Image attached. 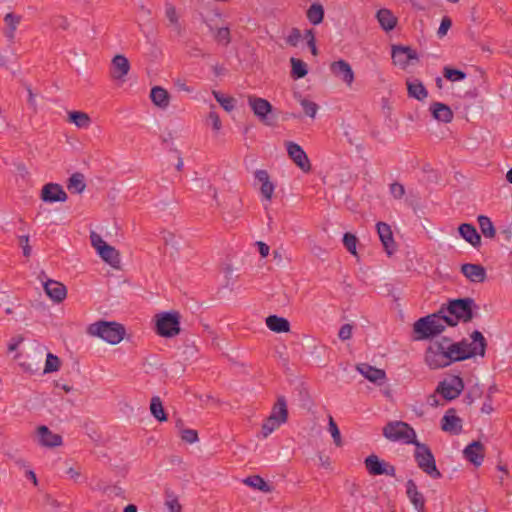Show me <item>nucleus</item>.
Returning a JSON list of instances; mask_svg holds the SVG:
<instances>
[{
	"label": "nucleus",
	"mask_w": 512,
	"mask_h": 512,
	"mask_svg": "<svg viewBox=\"0 0 512 512\" xmlns=\"http://www.w3.org/2000/svg\"><path fill=\"white\" fill-rule=\"evenodd\" d=\"M447 326L453 323L446 318L444 307L438 313H433L418 319L413 325L415 340H425L438 336Z\"/></svg>",
	"instance_id": "f257e3e1"
},
{
	"label": "nucleus",
	"mask_w": 512,
	"mask_h": 512,
	"mask_svg": "<svg viewBox=\"0 0 512 512\" xmlns=\"http://www.w3.org/2000/svg\"><path fill=\"white\" fill-rule=\"evenodd\" d=\"M487 342L483 334L475 330L470 335V341L463 339L460 342L451 343L452 352L456 361H462L475 356L485 355Z\"/></svg>",
	"instance_id": "f03ea898"
},
{
	"label": "nucleus",
	"mask_w": 512,
	"mask_h": 512,
	"mask_svg": "<svg viewBox=\"0 0 512 512\" xmlns=\"http://www.w3.org/2000/svg\"><path fill=\"white\" fill-rule=\"evenodd\" d=\"M457 362L448 339L430 343L425 352V363L430 369H440Z\"/></svg>",
	"instance_id": "7ed1b4c3"
},
{
	"label": "nucleus",
	"mask_w": 512,
	"mask_h": 512,
	"mask_svg": "<svg viewBox=\"0 0 512 512\" xmlns=\"http://www.w3.org/2000/svg\"><path fill=\"white\" fill-rule=\"evenodd\" d=\"M87 334L98 337L111 345H116L124 339L126 329L121 323L100 320L87 327Z\"/></svg>",
	"instance_id": "20e7f679"
},
{
	"label": "nucleus",
	"mask_w": 512,
	"mask_h": 512,
	"mask_svg": "<svg viewBox=\"0 0 512 512\" xmlns=\"http://www.w3.org/2000/svg\"><path fill=\"white\" fill-rule=\"evenodd\" d=\"M474 299L460 298L449 301L445 310L446 318L456 326L458 322L467 323L474 318V310L477 309Z\"/></svg>",
	"instance_id": "39448f33"
},
{
	"label": "nucleus",
	"mask_w": 512,
	"mask_h": 512,
	"mask_svg": "<svg viewBox=\"0 0 512 512\" xmlns=\"http://www.w3.org/2000/svg\"><path fill=\"white\" fill-rule=\"evenodd\" d=\"M414 445V458L418 467L433 479L441 478L442 474L437 469L431 449L426 444L420 443L419 441H416Z\"/></svg>",
	"instance_id": "423d86ee"
},
{
	"label": "nucleus",
	"mask_w": 512,
	"mask_h": 512,
	"mask_svg": "<svg viewBox=\"0 0 512 512\" xmlns=\"http://www.w3.org/2000/svg\"><path fill=\"white\" fill-rule=\"evenodd\" d=\"M156 332L161 337L172 338L180 333V315L178 312H162L155 316Z\"/></svg>",
	"instance_id": "0eeeda50"
},
{
	"label": "nucleus",
	"mask_w": 512,
	"mask_h": 512,
	"mask_svg": "<svg viewBox=\"0 0 512 512\" xmlns=\"http://www.w3.org/2000/svg\"><path fill=\"white\" fill-rule=\"evenodd\" d=\"M383 435L391 441H403L406 444H414L416 433L407 423L402 421L389 422L383 428Z\"/></svg>",
	"instance_id": "6e6552de"
},
{
	"label": "nucleus",
	"mask_w": 512,
	"mask_h": 512,
	"mask_svg": "<svg viewBox=\"0 0 512 512\" xmlns=\"http://www.w3.org/2000/svg\"><path fill=\"white\" fill-rule=\"evenodd\" d=\"M90 239L92 246L96 249L97 253L104 262L113 268H120L121 258L118 250L107 244L96 232L91 233Z\"/></svg>",
	"instance_id": "1a4fd4ad"
},
{
	"label": "nucleus",
	"mask_w": 512,
	"mask_h": 512,
	"mask_svg": "<svg viewBox=\"0 0 512 512\" xmlns=\"http://www.w3.org/2000/svg\"><path fill=\"white\" fill-rule=\"evenodd\" d=\"M464 389V382L459 376H451L440 381L435 392L440 394L445 400L456 399Z\"/></svg>",
	"instance_id": "9d476101"
},
{
	"label": "nucleus",
	"mask_w": 512,
	"mask_h": 512,
	"mask_svg": "<svg viewBox=\"0 0 512 512\" xmlns=\"http://www.w3.org/2000/svg\"><path fill=\"white\" fill-rule=\"evenodd\" d=\"M248 105L253 111L254 115L265 125H272L268 115L272 112V105L264 98L257 97L255 95H249L247 97Z\"/></svg>",
	"instance_id": "9b49d317"
},
{
	"label": "nucleus",
	"mask_w": 512,
	"mask_h": 512,
	"mask_svg": "<svg viewBox=\"0 0 512 512\" xmlns=\"http://www.w3.org/2000/svg\"><path fill=\"white\" fill-rule=\"evenodd\" d=\"M35 439L38 445L45 448L59 447L63 443L62 436L52 432L45 425H40L36 428Z\"/></svg>",
	"instance_id": "f8f14e48"
},
{
	"label": "nucleus",
	"mask_w": 512,
	"mask_h": 512,
	"mask_svg": "<svg viewBox=\"0 0 512 512\" xmlns=\"http://www.w3.org/2000/svg\"><path fill=\"white\" fill-rule=\"evenodd\" d=\"M365 467L370 475H388L394 477L396 475V468L379 459L377 455H369L365 461Z\"/></svg>",
	"instance_id": "ddd939ff"
},
{
	"label": "nucleus",
	"mask_w": 512,
	"mask_h": 512,
	"mask_svg": "<svg viewBox=\"0 0 512 512\" xmlns=\"http://www.w3.org/2000/svg\"><path fill=\"white\" fill-rule=\"evenodd\" d=\"M285 145L287 148L288 156L295 163V165L299 167L303 172H309L311 170V163L302 147L292 141L286 142Z\"/></svg>",
	"instance_id": "4468645a"
},
{
	"label": "nucleus",
	"mask_w": 512,
	"mask_h": 512,
	"mask_svg": "<svg viewBox=\"0 0 512 512\" xmlns=\"http://www.w3.org/2000/svg\"><path fill=\"white\" fill-rule=\"evenodd\" d=\"M392 59L395 65L406 69L413 60H418V55L411 47L398 45L392 47Z\"/></svg>",
	"instance_id": "2eb2a0df"
},
{
	"label": "nucleus",
	"mask_w": 512,
	"mask_h": 512,
	"mask_svg": "<svg viewBox=\"0 0 512 512\" xmlns=\"http://www.w3.org/2000/svg\"><path fill=\"white\" fill-rule=\"evenodd\" d=\"M130 71V62L122 54H117L112 58L110 67V77L112 80L124 82Z\"/></svg>",
	"instance_id": "dca6fc26"
},
{
	"label": "nucleus",
	"mask_w": 512,
	"mask_h": 512,
	"mask_svg": "<svg viewBox=\"0 0 512 512\" xmlns=\"http://www.w3.org/2000/svg\"><path fill=\"white\" fill-rule=\"evenodd\" d=\"M67 198V193L60 184L47 183L41 189L40 199L45 203L65 202Z\"/></svg>",
	"instance_id": "f3484780"
},
{
	"label": "nucleus",
	"mask_w": 512,
	"mask_h": 512,
	"mask_svg": "<svg viewBox=\"0 0 512 512\" xmlns=\"http://www.w3.org/2000/svg\"><path fill=\"white\" fill-rule=\"evenodd\" d=\"M330 70L336 78L344 82L348 87L352 86L355 75L351 65L347 61L341 59L332 62Z\"/></svg>",
	"instance_id": "a211bd4d"
},
{
	"label": "nucleus",
	"mask_w": 512,
	"mask_h": 512,
	"mask_svg": "<svg viewBox=\"0 0 512 512\" xmlns=\"http://www.w3.org/2000/svg\"><path fill=\"white\" fill-rule=\"evenodd\" d=\"M441 429L451 435H459L463 429V420L457 416L456 410L450 408L441 420Z\"/></svg>",
	"instance_id": "6ab92c4d"
},
{
	"label": "nucleus",
	"mask_w": 512,
	"mask_h": 512,
	"mask_svg": "<svg viewBox=\"0 0 512 512\" xmlns=\"http://www.w3.org/2000/svg\"><path fill=\"white\" fill-rule=\"evenodd\" d=\"M356 369L367 380L377 385H382L387 379L386 372L383 369L376 368L367 363L358 364Z\"/></svg>",
	"instance_id": "aec40b11"
},
{
	"label": "nucleus",
	"mask_w": 512,
	"mask_h": 512,
	"mask_svg": "<svg viewBox=\"0 0 512 512\" xmlns=\"http://www.w3.org/2000/svg\"><path fill=\"white\" fill-rule=\"evenodd\" d=\"M376 228L385 251L388 255H392L396 246L391 227L387 223L378 222Z\"/></svg>",
	"instance_id": "412c9836"
},
{
	"label": "nucleus",
	"mask_w": 512,
	"mask_h": 512,
	"mask_svg": "<svg viewBox=\"0 0 512 512\" xmlns=\"http://www.w3.org/2000/svg\"><path fill=\"white\" fill-rule=\"evenodd\" d=\"M463 453L468 461L478 467L484 460V445L480 441H473L464 449Z\"/></svg>",
	"instance_id": "4be33fe9"
},
{
	"label": "nucleus",
	"mask_w": 512,
	"mask_h": 512,
	"mask_svg": "<svg viewBox=\"0 0 512 512\" xmlns=\"http://www.w3.org/2000/svg\"><path fill=\"white\" fill-rule=\"evenodd\" d=\"M255 179L261 184V195L267 200L271 201L275 190V185L270 180V176L266 170H256L254 173Z\"/></svg>",
	"instance_id": "5701e85b"
},
{
	"label": "nucleus",
	"mask_w": 512,
	"mask_h": 512,
	"mask_svg": "<svg viewBox=\"0 0 512 512\" xmlns=\"http://www.w3.org/2000/svg\"><path fill=\"white\" fill-rule=\"evenodd\" d=\"M461 272L463 275L475 283H482L486 280V270L480 264L466 263L461 266Z\"/></svg>",
	"instance_id": "b1692460"
},
{
	"label": "nucleus",
	"mask_w": 512,
	"mask_h": 512,
	"mask_svg": "<svg viewBox=\"0 0 512 512\" xmlns=\"http://www.w3.org/2000/svg\"><path fill=\"white\" fill-rule=\"evenodd\" d=\"M406 489L407 496L417 512H425V498L412 479L406 482Z\"/></svg>",
	"instance_id": "393cba45"
},
{
	"label": "nucleus",
	"mask_w": 512,
	"mask_h": 512,
	"mask_svg": "<svg viewBox=\"0 0 512 512\" xmlns=\"http://www.w3.org/2000/svg\"><path fill=\"white\" fill-rule=\"evenodd\" d=\"M44 290L46 294L57 303L62 302L67 295L66 287L55 280H48L44 283Z\"/></svg>",
	"instance_id": "a878e982"
},
{
	"label": "nucleus",
	"mask_w": 512,
	"mask_h": 512,
	"mask_svg": "<svg viewBox=\"0 0 512 512\" xmlns=\"http://www.w3.org/2000/svg\"><path fill=\"white\" fill-rule=\"evenodd\" d=\"M460 236L474 248L481 246V236L476 228L469 223H463L458 227Z\"/></svg>",
	"instance_id": "bb28decb"
},
{
	"label": "nucleus",
	"mask_w": 512,
	"mask_h": 512,
	"mask_svg": "<svg viewBox=\"0 0 512 512\" xmlns=\"http://www.w3.org/2000/svg\"><path fill=\"white\" fill-rule=\"evenodd\" d=\"M150 99L156 107L162 110H166L170 105L169 92L160 86H155L151 89Z\"/></svg>",
	"instance_id": "cd10ccee"
},
{
	"label": "nucleus",
	"mask_w": 512,
	"mask_h": 512,
	"mask_svg": "<svg viewBox=\"0 0 512 512\" xmlns=\"http://www.w3.org/2000/svg\"><path fill=\"white\" fill-rule=\"evenodd\" d=\"M430 111L433 118L437 121L450 123L453 120V112L451 108L446 104L435 102L431 104Z\"/></svg>",
	"instance_id": "c85d7f7f"
},
{
	"label": "nucleus",
	"mask_w": 512,
	"mask_h": 512,
	"mask_svg": "<svg viewBox=\"0 0 512 512\" xmlns=\"http://www.w3.org/2000/svg\"><path fill=\"white\" fill-rule=\"evenodd\" d=\"M266 326L275 333H288L291 326L289 321L277 315H270L265 320Z\"/></svg>",
	"instance_id": "c756f323"
},
{
	"label": "nucleus",
	"mask_w": 512,
	"mask_h": 512,
	"mask_svg": "<svg viewBox=\"0 0 512 512\" xmlns=\"http://www.w3.org/2000/svg\"><path fill=\"white\" fill-rule=\"evenodd\" d=\"M21 21V16L16 15L12 12L7 13L4 17V22L7 28L4 30V35L8 39L9 42L13 43L15 39V32L17 27Z\"/></svg>",
	"instance_id": "7c9ffc66"
},
{
	"label": "nucleus",
	"mask_w": 512,
	"mask_h": 512,
	"mask_svg": "<svg viewBox=\"0 0 512 512\" xmlns=\"http://www.w3.org/2000/svg\"><path fill=\"white\" fill-rule=\"evenodd\" d=\"M380 26L385 31H391L397 25V18L388 9H380L376 14Z\"/></svg>",
	"instance_id": "2f4dec72"
},
{
	"label": "nucleus",
	"mask_w": 512,
	"mask_h": 512,
	"mask_svg": "<svg viewBox=\"0 0 512 512\" xmlns=\"http://www.w3.org/2000/svg\"><path fill=\"white\" fill-rule=\"evenodd\" d=\"M68 121L80 129H87L92 123L90 116L83 111H70Z\"/></svg>",
	"instance_id": "473e14b6"
},
{
	"label": "nucleus",
	"mask_w": 512,
	"mask_h": 512,
	"mask_svg": "<svg viewBox=\"0 0 512 512\" xmlns=\"http://www.w3.org/2000/svg\"><path fill=\"white\" fill-rule=\"evenodd\" d=\"M270 417H274L277 420L287 422L288 419V409L287 402L284 396H279L277 401L272 407V411L269 415Z\"/></svg>",
	"instance_id": "72a5a7b5"
},
{
	"label": "nucleus",
	"mask_w": 512,
	"mask_h": 512,
	"mask_svg": "<svg viewBox=\"0 0 512 512\" xmlns=\"http://www.w3.org/2000/svg\"><path fill=\"white\" fill-rule=\"evenodd\" d=\"M407 90L408 95L412 98H415L419 101H423L427 98L428 92L423 85V83L419 80L408 81L407 82Z\"/></svg>",
	"instance_id": "f704fd0d"
},
{
	"label": "nucleus",
	"mask_w": 512,
	"mask_h": 512,
	"mask_svg": "<svg viewBox=\"0 0 512 512\" xmlns=\"http://www.w3.org/2000/svg\"><path fill=\"white\" fill-rule=\"evenodd\" d=\"M67 188L73 193L81 194L86 188L84 175L79 172L73 173L68 179Z\"/></svg>",
	"instance_id": "c9c22d12"
},
{
	"label": "nucleus",
	"mask_w": 512,
	"mask_h": 512,
	"mask_svg": "<svg viewBox=\"0 0 512 512\" xmlns=\"http://www.w3.org/2000/svg\"><path fill=\"white\" fill-rule=\"evenodd\" d=\"M479 228L484 237L492 239L496 235V229L491 219L485 215H479L477 218Z\"/></svg>",
	"instance_id": "e433bc0d"
},
{
	"label": "nucleus",
	"mask_w": 512,
	"mask_h": 512,
	"mask_svg": "<svg viewBox=\"0 0 512 512\" xmlns=\"http://www.w3.org/2000/svg\"><path fill=\"white\" fill-rule=\"evenodd\" d=\"M307 19L313 25H318L323 21L324 8L319 3H313L307 10Z\"/></svg>",
	"instance_id": "4c0bfd02"
},
{
	"label": "nucleus",
	"mask_w": 512,
	"mask_h": 512,
	"mask_svg": "<svg viewBox=\"0 0 512 512\" xmlns=\"http://www.w3.org/2000/svg\"><path fill=\"white\" fill-rule=\"evenodd\" d=\"M210 31L213 34L214 40L223 46H227L231 42V34L230 29L228 27H220V28H212L210 27Z\"/></svg>",
	"instance_id": "58836bf2"
},
{
	"label": "nucleus",
	"mask_w": 512,
	"mask_h": 512,
	"mask_svg": "<svg viewBox=\"0 0 512 512\" xmlns=\"http://www.w3.org/2000/svg\"><path fill=\"white\" fill-rule=\"evenodd\" d=\"M165 15L169 21V24L173 27L178 35H181L183 32L182 26L179 22V17L176 11V8L169 4L165 8Z\"/></svg>",
	"instance_id": "ea45409f"
},
{
	"label": "nucleus",
	"mask_w": 512,
	"mask_h": 512,
	"mask_svg": "<svg viewBox=\"0 0 512 512\" xmlns=\"http://www.w3.org/2000/svg\"><path fill=\"white\" fill-rule=\"evenodd\" d=\"M150 411L151 414L160 422H164L167 420L166 413L163 408V404L161 399L158 396H154L151 399L150 403Z\"/></svg>",
	"instance_id": "a19ab883"
},
{
	"label": "nucleus",
	"mask_w": 512,
	"mask_h": 512,
	"mask_svg": "<svg viewBox=\"0 0 512 512\" xmlns=\"http://www.w3.org/2000/svg\"><path fill=\"white\" fill-rule=\"evenodd\" d=\"M243 483L262 492L267 493L271 491V487L259 475L249 476L243 480Z\"/></svg>",
	"instance_id": "79ce46f5"
},
{
	"label": "nucleus",
	"mask_w": 512,
	"mask_h": 512,
	"mask_svg": "<svg viewBox=\"0 0 512 512\" xmlns=\"http://www.w3.org/2000/svg\"><path fill=\"white\" fill-rule=\"evenodd\" d=\"M290 62H291V67H292L291 74H292L293 78H296V79L303 78L307 75V73H308L307 65L304 61H302L298 58L292 57L290 59Z\"/></svg>",
	"instance_id": "37998d69"
},
{
	"label": "nucleus",
	"mask_w": 512,
	"mask_h": 512,
	"mask_svg": "<svg viewBox=\"0 0 512 512\" xmlns=\"http://www.w3.org/2000/svg\"><path fill=\"white\" fill-rule=\"evenodd\" d=\"M285 422L277 420L274 417H268L262 424L261 433L264 438H267L271 433L277 430Z\"/></svg>",
	"instance_id": "c03bdc74"
},
{
	"label": "nucleus",
	"mask_w": 512,
	"mask_h": 512,
	"mask_svg": "<svg viewBox=\"0 0 512 512\" xmlns=\"http://www.w3.org/2000/svg\"><path fill=\"white\" fill-rule=\"evenodd\" d=\"M60 366H61L60 359L56 355H54L52 353H48L46 356L44 373L47 374V373L56 372L60 369Z\"/></svg>",
	"instance_id": "a18cd8bd"
},
{
	"label": "nucleus",
	"mask_w": 512,
	"mask_h": 512,
	"mask_svg": "<svg viewBox=\"0 0 512 512\" xmlns=\"http://www.w3.org/2000/svg\"><path fill=\"white\" fill-rule=\"evenodd\" d=\"M299 103L307 116L315 118L319 110V106L315 102L299 96Z\"/></svg>",
	"instance_id": "49530a36"
},
{
	"label": "nucleus",
	"mask_w": 512,
	"mask_h": 512,
	"mask_svg": "<svg viewBox=\"0 0 512 512\" xmlns=\"http://www.w3.org/2000/svg\"><path fill=\"white\" fill-rule=\"evenodd\" d=\"M328 430L333 438L334 444L337 447H341L343 445V441L340 434V430L332 416H329L328 418Z\"/></svg>",
	"instance_id": "de8ad7c7"
},
{
	"label": "nucleus",
	"mask_w": 512,
	"mask_h": 512,
	"mask_svg": "<svg viewBox=\"0 0 512 512\" xmlns=\"http://www.w3.org/2000/svg\"><path fill=\"white\" fill-rule=\"evenodd\" d=\"M213 96L217 100V102L223 107V109L227 112H230L235 107V100L232 97H225L218 91L212 92Z\"/></svg>",
	"instance_id": "09e8293b"
},
{
	"label": "nucleus",
	"mask_w": 512,
	"mask_h": 512,
	"mask_svg": "<svg viewBox=\"0 0 512 512\" xmlns=\"http://www.w3.org/2000/svg\"><path fill=\"white\" fill-rule=\"evenodd\" d=\"M357 243L358 239L357 237L352 233H345L343 236V244L346 247V249L354 256L357 255Z\"/></svg>",
	"instance_id": "8fccbe9b"
},
{
	"label": "nucleus",
	"mask_w": 512,
	"mask_h": 512,
	"mask_svg": "<svg viewBox=\"0 0 512 512\" xmlns=\"http://www.w3.org/2000/svg\"><path fill=\"white\" fill-rule=\"evenodd\" d=\"M443 74L446 79L452 82L461 81L466 77L463 71L450 67H444Z\"/></svg>",
	"instance_id": "3c124183"
},
{
	"label": "nucleus",
	"mask_w": 512,
	"mask_h": 512,
	"mask_svg": "<svg viewBox=\"0 0 512 512\" xmlns=\"http://www.w3.org/2000/svg\"><path fill=\"white\" fill-rule=\"evenodd\" d=\"M181 439L189 444H193L199 440L198 433L194 429H181Z\"/></svg>",
	"instance_id": "603ef678"
},
{
	"label": "nucleus",
	"mask_w": 512,
	"mask_h": 512,
	"mask_svg": "<svg viewBox=\"0 0 512 512\" xmlns=\"http://www.w3.org/2000/svg\"><path fill=\"white\" fill-rule=\"evenodd\" d=\"M19 246L22 248L23 255L25 257H30L32 248L29 244V236L28 235H22L18 238Z\"/></svg>",
	"instance_id": "864d4df0"
},
{
	"label": "nucleus",
	"mask_w": 512,
	"mask_h": 512,
	"mask_svg": "<svg viewBox=\"0 0 512 512\" xmlns=\"http://www.w3.org/2000/svg\"><path fill=\"white\" fill-rule=\"evenodd\" d=\"M301 37H302V35H301L300 30H299V29H297V28H293V29L290 31L289 35L287 36V38H286V42H287V44H289L290 46L295 47V46H297V45H298V43H299V41H300Z\"/></svg>",
	"instance_id": "5fc2aeb1"
},
{
	"label": "nucleus",
	"mask_w": 512,
	"mask_h": 512,
	"mask_svg": "<svg viewBox=\"0 0 512 512\" xmlns=\"http://www.w3.org/2000/svg\"><path fill=\"white\" fill-rule=\"evenodd\" d=\"M390 193L395 199H401L405 194V188L402 184L394 182L390 185Z\"/></svg>",
	"instance_id": "6e6d98bb"
},
{
	"label": "nucleus",
	"mask_w": 512,
	"mask_h": 512,
	"mask_svg": "<svg viewBox=\"0 0 512 512\" xmlns=\"http://www.w3.org/2000/svg\"><path fill=\"white\" fill-rule=\"evenodd\" d=\"M67 476L75 483L80 482L82 478L81 469L78 466H71L66 470Z\"/></svg>",
	"instance_id": "4d7b16f0"
},
{
	"label": "nucleus",
	"mask_w": 512,
	"mask_h": 512,
	"mask_svg": "<svg viewBox=\"0 0 512 512\" xmlns=\"http://www.w3.org/2000/svg\"><path fill=\"white\" fill-rule=\"evenodd\" d=\"M213 108L214 106H212V110L209 112L208 120L211 121L214 131L219 132L222 124L219 115L213 110Z\"/></svg>",
	"instance_id": "13d9d810"
},
{
	"label": "nucleus",
	"mask_w": 512,
	"mask_h": 512,
	"mask_svg": "<svg viewBox=\"0 0 512 512\" xmlns=\"http://www.w3.org/2000/svg\"><path fill=\"white\" fill-rule=\"evenodd\" d=\"M165 505L170 512H181L182 506L176 497L169 496Z\"/></svg>",
	"instance_id": "bf43d9fd"
},
{
	"label": "nucleus",
	"mask_w": 512,
	"mask_h": 512,
	"mask_svg": "<svg viewBox=\"0 0 512 512\" xmlns=\"http://www.w3.org/2000/svg\"><path fill=\"white\" fill-rule=\"evenodd\" d=\"M353 326L351 324H344L338 333V337L342 340H349L352 337Z\"/></svg>",
	"instance_id": "052dcab7"
},
{
	"label": "nucleus",
	"mask_w": 512,
	"mask_h": 512,
	"mask_svg": "<svg viewBox=\"0 0 512 512\" xmlns=\"http://www.w3.org/2000/svg\"><path fill=\"white\" fill-rule=\"evenodd\" d=\"M161 234L165 245L177 246L178 242L174 233L170 231H163Z\"/></svg>",
	"instance_id": "680f3d73"
},
{
	"label": "nucleus",
	"mask_w": 512,
	"mask_h": 512,
	"mask_svg": "<svg viewBox=\"0 0 512 512\" xmlns=\"http://www.w3.org/2000/svg\"><path fill=\"white\" fill-rule=\"evenodd\" d=\"M452 25L451 19L449 17H443L440 27L438 29V35L443 37L447 34V31L450 29Z\"/></svg>",
	"instance_id": "e2e57ef3"
},
{
	"label": "nucleus",
	"mask_w": 512,
	"mask_h": 512,
	"mask_svg": "<svg viewBox=\"0 0 512 512\" xmlns=\"http://www.w3.org/2000/svg\"><path fill=\"white\" fill-rule=\"evenodd\" d=\"M23 341H24V338L21 335L11 338V340L8 343V352H13V351L17 350V348Z\"/></svg>",
	"instance_id": "0e129e2a"
},
{
	"label": "nucleus",
	"mask_w": 512,
	"mask_h": 512,
	"mask_svg": "<svg viewBox=\"0 0 512 512\" xmlns=\"http://www.w3.org/2000/svg\"><path fill=\"white\" fill-rule=\"evenodd\" d=\"M257 245H258L260 255L263 258L267 257L269 255V251H270L269 246L261 241L257 242Z\"/></svg>",
	"instance_id": "69168bd1"
},
{
	"label": "nucleus",
	"mask_w": 512,
	"mask_h": 512,
	"mask_svg": "<svg viewBox=\"0 0 512 512\" xmlns=\"http://www.w3.org/2000/svg\"><path fill=\"white\" fill-rule=\"evenodd\" d=\"M493 410H494V408H493L490 400L484 402L481 407V412L484 414H491L493 412Z\"/></svg>",
	"instance_id": "338daca9"
},
{
	"label": "nucleus",
	"mask_w": 512,
	"mask_h": 512,
	"mask_svg": "<svg viewBox=\"0 0 512 512\" xmlns=\"http://www.w3.org/2000/svg\"><path fill=\"white\" fill-rule=\"evenodd\" d=\"M500 235L506 242H510L512 240V230L510 228H506L500 232Z\"/></svg>",
	"instance_id": "774afa93"
}]
</instances>
